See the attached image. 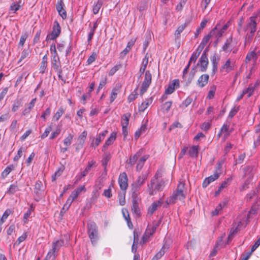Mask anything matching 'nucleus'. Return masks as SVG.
I'll return each instance as SVG.
<instances>
[{
  "label": "nucleus",
  "instance_id": "nucleus-1",
  "mask_svg": "<svg viewBox=\"0 0 260 260\" xmlns=\"http://www.w3.org/2000/svg\"><path fill=\"white\" fill-rule=\"evenodd\" d=\"M87 233L93 245L96 244L99 239L98 228L93 221H90L87 223Z\"/></svg>",
  "mask_w": 260,
  "mask_h": 260
},
{
  "label": "nucleus",
  "instance_id": "nucleus-2",
  "mask_svg": "<svg viewBox=\"0 0 260 260\" xmlns=\"http://www.w3.org/2000/svg\"><path fill=\"white\" fill-rule=\"evenodd\" d=\"M157 173H156L154 178L151 180L150 183L148 184V191L149 194L151 196L153 195L156 191L162 190L164 187L165 182L163 180L158 181L155 186H154L155 180L157 179Z\"/></svg>",
  "mask_w": 260,
  "mask_h": 260
},
{
  "label": "nucleus",
  "instance_id": "nucleus-3",
  "mask_svg": "<svg viewBox=\"0 0 260 260\" xmlns=\"http://www.w3.org/2000/svg\"><path fill=\"white\" fill-rule=\"evenodd\" d=\"M184 185V183L182 182H180L178 183L176 190L174 192L172 196L170 197V203L174 204L176 200H182L185 198V196L183 193Z\"/></svg>",
  "mask_w": 260,
  "mask_h": 260
},
{
  "label": "nucleus",
  "instance_id": "nucleus-4",
  "mask_svg": "<svg viewBox=\"0 0 260 260\" xmlns=\"http://www.w3.org/2000/svg\"><path fill=\"white\" fill-rule=\"evenodd\" d=\"M152 82V75L148 70L145 73L144 79L142 82L140 94L142 96L147 90Z\"/></svg>",
  "mask_w": 260,
  "mask_h": 260
},
{
  "label": "nucleus",
  "instance_id": "nucleus-5",
  "mask_svg": "<svg viewBox=\"0 0 260 260\" xmlns=\"http://www.w3.org/2000/svg\"><path fill=\"white\" fill-rule=\"evenodd\" d=\"M149 172L146 171L145 172H143L140 175L137 180L132 184L133 192H136L140 187L144 184L145 181L147 179Z\"/></svg>",
  "mask_w": 260,
  "mask_h": 260
},
{
  "label": "nucleus",
  "instance_id": "nucleus-6",
  "mask_svg": "<svg viewBox=\"0 0 260 260\" xmlns=\"http://www.w3.org/2000/svg\"><path fill=\"white\" fill-rule=\"evenodd\" d=\"M61 32V27L59 22L55 20L54 22L51 32L48 34L46 37V40H54L58 37Z\"/></svg>",
  "mask_w": 260,
  "mask_h": 260
},
{
  "label": "nucleus",
  "instance_id": "nucleus-7",
  "mask_svg": "<svg viewBox=\"0 0 260 260\" xmlns=\"http://www.w3.org/2000/svg\"><path fill=\"white\" fill-rule=\"evenodd\" d=\"M132 199V213L135 215L137 217H139L141 216V211L139 207L137 193L136 192H133Z\"/></svg>",
  "mask_w": 260,
  "mask_h": 260
},
{
  "label": "nucleus",
  "instance_id": "nucleus-8",
  "mask_svg": "<svg viewBox=\"0 0 260 260\" xmlns=\"http://www.w3.org/2000/svg\"><path fill=\"white\" fill-rule=\"evenodd\" d=\"M127 176L125 172L121 173L119 176L118 183L122 190L125 191L127 188Z\"/></svg>",
  "mask_w": 260,
  "mask_h": 260
},
{
  "label": "nucleus",
  "instance_id": "nucleus-9",
  "mask_svg": "<svg viewBox=\"0 0 260 260\" xmlns=\"http://www.w3.org/2000/svg\"><path fill=\"white\" fill-rule=\"evenodd\" d=\"M220 174V172H215L213 175L206 178L202 183L203 187L206 188L211 182L217 179L219 177Z\"/></svg>",
  "mask_w": 260,
  "mask_h": 260
},
{
  "label": "nucleus",
  "instance_id": "nucleus-10",
  "mask_svg": "<svg viewBox=\"0 0 260 260\" xmlns=\"http://www.w3.org/2000/svg\"><path fill=\"white\" fill-rule=\"evenodd\" d=\"M233 42V38L231 36L226 39L225 43L222 47V50L225 52H231L234 48Z\"/></svg>",
  "mask_w": 260,
  "mask_h": 260
},
{
  "label": "nucleus",
  "instance_id": "nucleus-11",
  "mask_svg": "<svg viewBox=\"0 0 260 260\" xmlns=\"http://www.w3.org/2000/svg\"><path fill=\"white\" fill-rule=\"evenodd\" d=\"M208 63V57L205 55V56H201L200 57L197 65L200 64L201 71L204 72L207 70Z\"/></svg>",
  "mask_w": 260,
  "mask_h": 260
},
{
  "label": "nucleus",
  "instance_id": "nucleus-12",
  "mask_svg": "<svg viewBox=\"0 0 260 260\" xmlns=\"http://www.w3.org/2000/svg\"><path fill=\"white\" fill-rule=\"evenodd\" d=\"M256 50V47H255L253 51H251L248 52L246 56V61H249L251 60H253L255 61L258 56L260 55V51H258L257 52H255Z\"/></svg>",
  "mask_w": 260,
  "mask_h": 260
},
{
  "label": "nucleus",
  "instance_id": "nucleus-13",
  "mask_svg": "<svg viewBox=\"0 0 260 260\" xmlns=\"http://www.w3.org/2000/svg\"><path fill=\"white\" fill-rule=\"evenodd\" d=\"M209 76L208 74H203L201 75L198 79L197 85L201 87H204L208 82Z\"/></svg>",
  "mask_w": 260,
  "mask_h": 260
},
{
  "label": "nucleus",
  "instance_id": "nucleus-14",
  "mask_svg": "<svg viewBox=\"0 0 260 260\" xmlns=\"http://www.w3.org/2000/svg\"><path fill=\"white\" fill-rule=\"evenodd\" d=\"M179 86V81L178 79H175L173 80L172 83L169 84L168 88L165 90L166 94H171L172 93L175 88H177Z\"/></svg>",
  "mask_w": 260,
  "mask_h": 260
},
{
  "label": "nucleus",
  "instance_id": "nucleus-15",
  "mask_svg": "<svg viewBox=\"0 0 260 260\" xmlns=\"http://www.w3.org/2000/svg\"><path fill=\"white\" fill-rule=\"evenodd\" d=\"M250 22L248 23L246 26V29L250 30V34H254L256 30L257 23L255 21V17H251L250 18Z\"/></svg>",
  "mask_w": 260,
  "mask_h": 260
},
{
  "label": "nucleus",
  "instance_id": "nucleus-16",
  "mask_svg": "<svg viewBox=\"0 0 260 260\" xmlns=\"http://www.w3.org/2000/svg\"><path fill=\"white\" fill-rule=\"evenodd\" d=\"M116 138V133L113 132L111 134L110 137L107 139L105 143L104 144L102 150L105 151L109 146L111 145Z\"/></svg>",
  "mask_w": 260,
  "mask_h": 260
},
{
  "label": "nucleus",
  "instance_id": "nucleus-17",
  "mask_svg": "<svg viewBox=\"0 0 260 260\" xmlns=\"http://www.w3.org/2000/svg\"><path fill=\"white\" fill-rule=\"evenodd\" d=\"M219 57L215 53L211 58V62L212 63V74H214L217 71L218 61L219 60Z\"/></svg>",
  "mask_w": 260,
  "mask_h": 260
},
{
  "label": "nucleus",
  "instance_id": "nucleus-18",
  "mask_svg": "<svg viewBox=\"0 0 260 260\" xmlns=\"http://www.w3.org/2000/svg\"><path fill=\"white\" fill-rule=\"evenodd\" d=\"M87 136V132L83 131L79 136L78 139V145L76 149L81 148L83 147Z\"/></svg>",
  "mask_w": 260,
  "mask_h": 260
},
{
  "label": "nucleus",
  "instance_id": "nucleus-19",
  "mask_svg": "<svg viewBox=\"0 0 260 260\" xmlns=\"http://www.w3.org/2000/svg\"><path fill=\"white\" fill-rule=\"evenodd\" d=\"M108 132L107 130H105L102 133L99 134V135L95 140L94 143H92V146L94 147V148L98 146L100 142L104 139L105 137L107 134Z\"/></svg>",
  "mask_w": 260,
  "mask_h": 260
},
{
  "label": "nucleus",
  "instance_id": "nucleus-20",
  "mask_svg": "<svg viewBox=\"0 0 260 260\" xmlns=\"http://www.w3.org/2000/svg\"><path fill=\"white\" fill-rule=\"evenodd\" d=\"M64 245V241L63 239H60V240H56L53 242L52 249L53 250L56 251L57 252L59 251L60 248Z\"/></svg>",
  "mask_w": 260,
  "mask_h": 260
},
{
  "label": "nucleus",
  "instance_id": "nucleus-21",
  "mask_svg": "<svg viewBox=\"0 0 260 260\" xmlns=\"http://www.w3.org/2000/svg\"><path fill=\"white\" fill-rule=\"evenodd\" d=\"M47 55L45 54L42 58V60L41 63V66L40 67V73L42 74H44L45 72V70L47 67Z\"/></svg>",
  "mask_w": 260,
  "mask_h": 260
},
{
  "label": "nucleus",
  "instance_id": "nucleus-22",
  "mask_svg": "<svg viewBox=\"0 0 260 260\" xmlns=\"http://www.w3.org/2000/svg\"><path fill=\"white\" fill-rule=\"evenodd\" d=\"M200 147L199 146H192L188 151V154L191 157H197Z\"/></svg>",
  "mask_w": 260,
  "mask_h": 260
},
{
  "label": "nucleus",
  "instance_id": "nucleus-23",
  "mask_svg": "<svg viewBox=\"0 0 260 260\" xmlns=\"http://www.w3.org/2000/svg\"><path fill=\"white\" fill-rule=\"evenodd\" d=\"M216 30H217V27H215L214 28H213L208 35L205 36L203 39L201 43L205 46L210 39V38L215 34Z\"/></svg>",
  "mask_w": 260,
  "mask_h": 260
},
{
  "label": "nucleus",
  "instance_id": "nucleus-24",
  "mask_svg": "<svg viewBox=\"0 0 260 260\" xmlns=\"http://www.w3.org/2000/svg\"><path fill=\"white\" fill-rule=\"evenodd\" d=\"M258 83L257 82L255 83L254 85H253L252 84H250L248 87L246 89L244 90V92L245 94L247 93V98H250L253 94L254 90L255 87L256 85H258Z\"/></svg>",
  "mask_w": 260,
  "mask_h": 260
},
{
  "label": "nucleus",
  "instance_id": "nucleus-25",
  "mask_svg": "<svg viewBox=\"0 0 260 260\" xmlns=\"http://www.w3.org/2000/svg\"><path fill=\"white\" fill-rule=\"evenodd\" d=\"M233 66L231 65V61L230 59H228L225 63L222 66L220 71H222L225 70V71L226 73L230 72L231 71L233 70Z\"/></svg>",
  "mask_w": 260,
  "mask_h": 260
},
{
  "label": "nucleus",
  "instance_id": "nucleus-26",
  "mask_svg": "<svg viewBox=\"0 0 260 260\" xmlns=\"http://www.w3.org/2000/svg\"><path fill=\"white\" fill-rule=\"evenodd\" d=\"M120 86L116 85V86L112 89L111 96H110V103H112L117 97V94L120 90Z\"/></svg>",
  "mask_w": 260,
  "mask_h": 260
},
{
  "label": "nucleus",
  "instance_id": "nucleus-27",
  "mask_svg": "<svg viewBox=\"0 0 260 260\" xmlns=\"http://www.w3.org/2000/svg\"><path fill=\"white\" fill-rule=\"evenodd\" d=\"M51 64L52 68L55 71H59V69H61V64L59 58H51Z\"/></svg>",
  "mask_w": 260,
  "mask_h": 260
},
{
  "label": "nucleus",
  "instance_id": "nucleus-28",
  "mask_svg": "<svg viewBox=\"0 0 260 260\" xmlns=\"http://www.w3.org/2000/svg\"><path fill=\"white\" fill-rule=\"evenodd\" d=\"M148 158V155H144L142 156L139 160L138 163L136 166V171H140L143 168L144 162Z\"/></svg>",
  "mask_w": 260,
  "mask_h": 260
},
{
  "label": "nucleus",
  "instance_id": "nucleus-29",
  "mask_svg": "<svg viewBox=\"0 0 260 260\" xmlns=\"http://www.w3.org/2000/svg\"><path fill=\"white\" fill-rule=\"evenodd\" d=\"M135 42V40H131L128 42L126 48L121 52V55L123 56L126 55L129 52L132 47L134 46Z\"/></svg>",
  "mask_w": 260,
  "mask_h": 260
},
{
  "label": "nucleus",
  "instance_id": "nucleus-30",
  "mask_svg": "<svg viewBox=\"0 0 260 260\" xmlns=\"http://www.w3.org/2000/svg\"><path fill=\"white\" fill-rule=\"evenodd\" d=\"M230 23V22H228V23H226L225 24H224L221 29H220V30H219L217 28V30H216V31H215V34L216 35V37H218V38H220L221 37L222 35H223V34L224 32V31L227 29V28H228L229 27V24ZM216 27H217V25L216 26Z\"/></svg>",
  "mask_w": 260,
  "mask_h": 260
},
{
  "label": "nucleus",
  "instance_id": "nucleus-31",
  "mask_svg": "<svg viewBox=\"0 0 260 260\" xmlns=\"http://www.w3.org/2000/svg\"><path fill=\"white\" fill-rule=\"evenodd\" d=\"M226 202L224 201L222 202V203L219 204L215 208L214 210H213L212 212V216H217L219 214V212L220 211L222 210V209L223 208L224 206L226 205Z\"/></svg>",
  "mask_w": 260,
  "mask_h": 260
},
{
  "label": "nucleus",
  "instance_id": "nucleus-32",
  "mask_svg": "<svg viewBox=\"0 0 260 260\" xmlns=\"http://www.w3.org/2000/svg\"><path fill=\"white\" fill-rule=\"evenodd\" d=\"M18 190V186L17 183L16 182L10 186L7 193L9 194H13Z\"/></svg>",
  "mask_w": 260,
  "mask_h": 260
},
{
  "label": "nucleus",
  "instance_id": "nucleus-33",
  "mask_svg": "<svg viewBox=\"0 0 260 260\" xmlns=\"http://www.w3.org/2000/svg\"><path fill=\"white\" fill-rule=\"evenodd\" d=\"M207 23V20H204L201 22L200 27H199L197 29L196 31L194 33V37L196 38H198L199 35L201 33L202 30L205 28V27Z\"/></svg>",
  "mask_w": 260,
  "mask_h": 260
},
{
  "label": "nucleus",
  "instance_id": "nucleus-34",
  "mask_svg": "<svg viewBox=\"0 0 260 260\" xmlns=\"http://www.w3.org/2000/svg\"><path fill=\"white\" fill-rule=\"evenodd\" d=\"M14 168L15 167L13 165H11L7 166L2 173V176L3 178L6 177L9 175V174L14 169Z\"/></svg>",
  "mask_w": 260,
  "mask_h": 260
},
{
  "label": "nucleus",
  "instance_id": "nucleus-35",
  "mask_svg": "<svg viewBox=\"0 0 260 260\" xmlns=\"http://www.w3.org/2000/svg\"><path fill=\"white\" fill-rule=\"evenodd\" d=\"M57 253V252L56 251L53 250V249L52 248L48 252L45 258V260H55Z\"/></svg>",
  "mask_w": 260,
  "mask_h": 260
},
{
  "label": "nucleus",
  "instance_id": "nucleus-36",
  "mask_svg": "<svg viewBox=\"0 0 260 260\" xmlns=\"http://www.w3.org/2000/svg\"><path fill=\"white\" fill-rule=\"evenodd\" d=\"M151 40V36L149 32L146 33L145 35V40L144 42L143 45V51L144 53L149 45V43Z\"/></svg>",
  "mask_w": 260,
  "mask_h": 260
},
{
  "label": "nucleus",
  "instance_id": "nucleus-37",
  "mask_svg": "<svg viewBox=\"0 0 260 260\" xmlns=\"http://www.w3.org/2000/svg\"><path fill=\"white\" fill-rule=\"evenodd\" d=\"M131 115V114L129 113H125L123 115L121 120L122 126H127Z\"/></svg>",
  "mask_w": 260,
  "mask_h": 260
},
{
  "label": "nucleus",
  "instance_id": "nucleus-38",
  "mask_svg": "<svg viewBox=\"0 0 260 260\" xmlns=\"http://www.w3.org/2000/svg\"><path fill=\"white\" fill-rule=\"evenodd\" d=\"M192 102V98L188 96L183 102L180 105V108L184 109L189 105Z\"/></svg>",
  "mask_w": 260,
  "mask_h": 260
},
{
  "label": "nucleus",
  "instance_id": "nucleus-39",
  "mask_svg": "<svg viewBox=\"0 0 260 260\" xmlns=\"http://www.w3.org/2000/svg\"><path fill=\"white\" fill-rule=\"evenodd\" d=\"M166 248L163 246L158 252H157L152 258L151 260H158L165 253Z\"/></svg>",
  "mask_w": 260,
  "mask_h": 260
},
{
  "label": "nucleus",
  "instance_id": "nucleus-40",
  "mask_svg": "<svg viewBox=\"0 0 260 260\" xmlns=\"http://www.w3.org/2000/svg\"><path fill=\"white\" fill-rule=\"evenodd\" d=\"M141 153L140 151L137 152L135 155L131 156L129 159V164L131 165H134L138 158L140 156Z\"/></svg>",
  "mask_w": 260,
  "mask_h": 260
},
{
  "label": "nucleus",
  "instance_id": "nucleus-41",
  "mask_svg": "<svg viewBox=\"0 0 260 260\" xmlns=\"http://www.w3.org/2000/svg\"><path fill=\"white\" fill-rule=\"evenodd\" d=\"M102 5V1L101 0H98L96 4L93 6L92 11L94 14H96L99 13Z\"/></svg>",
  "mask_w": 260,
  "mask_h": 260
},
{
  "label": "nucleus",
  "instance_id": "nucleus-42",
  "mask_svg": "<svg viewBox=\"0 0 260 260\" xmlns=\"http://www.w3.org/2000/svg\"><path fill=\"white\" fill-rule=\"evenodd\" d=\"M125 191L122 190L121 192H119L118 194V199L120 205L123 206L125 204Z\"/></svg>",
  "mask_w": 260,
  "mask_h": 260
},
{
  "label": "nucleus",
  "instance_id": "nucleus-43",
  "mask_svg": "<svg viewBox=\"0 0 260 260\" xmlns=\"http://www.w3.org/2000/svg\"><path fill=\"white\" fill-rule=\"evenodd\" d=\"M134 242H133V245L132 247V251L133 253L136 254L137 250V243H138V236L137 235H136L135 232H134Z\"/></svg>",
  "mask_w": 260,
  "mask_h": 260
},
{
  "label": "nucleus",
  "instance_id": "nucleus-44",
  "mask_svg": "<svg viewBox=\"0 0 260 260\" xmlns=\"http://www.w3.org/2000/svg\"><path fill=\"white\" fill-rule=\"evenodd\" d=\"M30 54V50L29 48L24 49L22 52L21 55L18 62H20L22 60L27 57H29Z\"/></svg>",
  "mask_w": 260,
  "mask_h": 260
},
{
  "label": "nucleus",
  "instance_id": "nucleus-45",
  "mask_svg": "<svg viewBox=\"0 0 260 260\" xmlns=\"http://www.w3.org/2000/svg\"><path fill=\"white\" fill-rule=\"evenodd\" d=\"M64 112V109L63 107H60L59 109L57 110L56 113L53 116V119H54L56 121H58L60 117L62 115V114Z\"/></svg>",
  "mask_w": 260,
  "mask_h": 260
},
{
  "label": "nucleus",
  "instance_id": "nucleus-46",
  "mask_svg": "<svg viewBox=\"0 0 260 260\" xmlns=\"http://www.w3.org/2000/svg\"><path fill=\"white\" fill-rule=\"evenodd\" d=\"M138 89V87L137 86L135 89L134 90V91L130 94L128 96V102H132L133 101H134L138 96V93H137V91Z\"/></svg>",
  "mask_w": 260,
  "mask_h": 260
},
{
  "label": "nucleus",
  "instance_id": "nucleus-47",
  "mask_svg": "<svg viewBox=\"0 0 260 260\" xmlns=\"http://www.w3.org/2000/svg\"><path fill=\"white\" fill-rule=\"evenodd\" d=\"M21 106V100L17 99V100H15L14 102V103L13 104L12 111L14 112H16Z\"/></svg>",
  "mask_w": 260,
  "mask_h": 260
},
{
  "label": "nucleus",
  "instance_id": "nucleus-48",
  "mask_svg": "<svg viewBox=\"0 0 260 260\" xmlns=\"http://www.w3.org/2000/svg\"><path fill=\"white\" fill-rule=\"evenodd\" d=\"M187 23H185L184 24H182L177 28L175 34L176 37L179 38L180 34L183 31V30L185 29Z\"/></svg>",
  "mask_w": 260,
  "mask_h": 260
},
{
  "label": "nucleus",
  "instance_id": "nucleus-49",
  "mask_svg": "<svg viewBox=\"0 0 260 260\" xmlns=\"http://www.w3.org/2000/svg\"><path fill=\"white\" fill-rule=\"evenodd\" d=\"M34 210V208L32 205L30 206L27 211L24 214L23 221L24 223H26L27 221L28 218L30 216L31 212Z\"/></svg>",
  "mask_w": 260,
  "mask_h": 260
},
{
  "label": "nucleus",
  "instance_id": "nucleus-50",
  "mask_svg": "<svg viewBox=\"0 0 260 260\" xmlns=\"http://www.w3.org/2000/svg\"><path fill=\"white\" fill-rule=\"evenodd\" d=\"M64 4L63 0H58L56 5V10L58 13H60L61 11H62V10L64 9Z\"/></svg>",
  "mask_w": 260,
  "mask_h": 260
},
{
  "label": "nucleus",
  "instance_id": "nucleus-51",
  "mask_svg": "<svg viewBox=\"0 0 260 260\" xmlns=\"http://www.w3.org/2000/svg\"><path fill=\"white\" fill-rule=\"evenodd\" d=\"M73 138V135L71 134H70L68 135V136L64 140L63 144L66 146L69 147L72 143Z\"/></svg>",
  "mask_w": 260,
  "mask_h": 260
},
{
  "label": "nucleus",
  "instance_id": "nucleus-52",
  "mask_svg": "<svg viewBox=\"0 0 260 260\" xmlns=\"http://www.w3.org/2000/svg\"><path fill=\"white\" fill-rule=\"evenodd\" d=\"M121 64H118L114 66L109 72L108 75L109 76H113L119 69L121 68Z\"/></svg>",
  "mask_w": 260,
  "mask_h": 260
},
{
  "label": "nucleus",
  "instance_id": "nucleus-53",
  "mask_svg": "<svg viewBox=\"0 0 260 260\" xmlns=\"http://www.w3.org/2000/svg\"><path fill=\"white\" fill-rule=\"evenodd\" d=\"M64 169H65V168H64V166H61L58 169V170L55 172L54 175L53 176H52V179L53 180H55L56 177L60 176L62 174V173L63 172V171L64 170Z\"/></svg>",
  "mask_w": 260,
  "mask_h": 260
},
{
  "label": "nucleus",
  "instance_id": "nucleus-54",
  "mask_svg": "<svg viewBox=\"0 0 260 260\" xmlns=\"http://www.w3.org/2000/svg\"><path fill=\"white\" fill-rule=\"evenodd\" d=\"M158 205L157 203L154 202L152 204L151 207L148 209V212L150 215H152L156 210Z\"/></svg>",
  "mask_w": 260,
  "mask_h": 260
},
{
  "label": "nucleus",
  "instance_id": "nucleus-55",
  "mask_svg": "<svg viewBox=\"0 0 260 260\" xmlns=\"http://www.w3.org/2000/svg\"><path fill=\"white\" fill-rule=\"evenodd\" d=\"M232 180V178L231 177L227 178L225 180H224L223 182H222L219 186L220 189H223V188L227 187L228 185H229L230 184Z\"/></svg>",
  "mask_w": 260,
  "mask_h": 260
},
{
  "label": "nucleus",
  "instance_id": "nucleus-56",
  "mask_svg": "<svg viewBox=\"0 0 260 260\" xmlns=\"http://www.w3.org/2000/svg\"><path fill=\"white\" fill-rule=\"evenodd\" d=\"M97 57V55L95 52H92L91 55L88 57L87 60V62L88 64H90L92 62H93Z\"/></svg>",
  "mask_w": 260,
  "mask_h": 260
},
{
  "label": "nucleus",
  "instance_id": "nucleus-57",
  "mask_svg": "<svg viewBox=\"0 0 260 260\" xmlns=\"http://www.w3.org/2000/svg\"><path fill=\"white\" fill-rule=\"evenodd\" d=\"M147 7V3L145 1H141L139 4L138 9L140 12H142L146 10Z\"/></svg>",
  "mask_w": 260,
  "mask_h": 260
},
{
  "label": "nucleus",
  "instance_id": "nucleus-58",
  "mask_svg": "<svg viewBox=\"0 0 260 260\" xmlns=\"http://www.w3.org/2000/svg\"><path fill=\"white\" fill-rule=\"evenodd\" d=\"M43 185L41 181L38 180L36 181L35 185V190L43 191Z\"/></svg>",
  "mask_w": 260,
  "mask_h": 260
},
{
  "label": "nucleus",
  "instance_id": "nucleus-59",
  "mask_svg": "<svg viewBox=\"0 0 260 260\" xmlns=\"http://www.w3.org/2000/svg\"><path fill=\"white\" fill-rule=\"evenodd\" d=\"M60 131H61L60 127H58V126L57 127L56 130L51 134V135L50 137V139L53 140L55 138H56L57 136L59 135V134L60 133Z\"/></svg>",
  "mask_w": 260,
  "mask_h": 260
},
{
  "label": "nucleus",
  "instance_id": "nucleus-60",
  "mask_svg": "<svg viewBox=\"0 0 260 260\" xmlns=\"http://www.w3.org/2000/svg\"><path fill=\"white\" fill-rule=\"evenodd\" d=\"M66 44L67 43L66 41H62L61 42L58 43L57 44V48L58 50L60 52L63 51L66 47Z\"/></svg>",
  "mask_w": 260,
  "mask_h": 260
},
{
  "label": "nucleus",
  "instance_id": "nucleus-61",
  "mask_svg": "<svg viewBox=\"0 0 260 260\" xmlns=\"http://www.w3.org/2000/svg\"><path fill=\"white\" fill-rule=\"evenodd\" d=\"M42 191L36 190L34 191V199L37 202H39L41 199V193Z\"/></svg>",
  "mask_w": 260,
  "mask_h": 260
},
{
  "label": "nucleus",
  "instance_id": "nucleus-62",
  "mask_svg": "<svg viewBox=\"0 0 260 260\" xmlns=\"http://www.w3.org/2000/svg\"><path fill=\"white\" fill-rule=\"evenodd\" d=\"M52 131V126L51 125L48 126L45 130L44 133L41 135V138L44 139L46 138L50 132Z\"/></svg>",
  "mask_w": 260,
  "mask_h": 260
},
{
  "label": "nucleus",
  "instance_id": "nucleus-63",
  "mask_svg": "<svg viewBox=\"0 0 260 260\" xmlns=\"http://www.w3.org/2000/svg\"><path fill=\"white\" fill-rule=\"evenodd\" d=\"M107 83V78L105 77L103 78L100 81L99 85L97 89V92L101 90Z\"/></svg>",
  "mask_w": 260,
  "mask_h": 260
},
{
  "label": "nucleus",
  "instance_id": "nucleus-64",
  "mask_svg": "<svg viewBox=\"0 0 260 260\" xmlns=\"http://www.w3.org/2000/svg\"><path fill=\"white\" fill-rule=\"evenodd\" d=\"M11 211L10 209H7L4 213L2 217L0 218V220L4 223L5 220L6 219L8 216L11 214Z\"/></svg>",
  "mask_w": 260,
  "mask_h": 260
}]
</instances>
